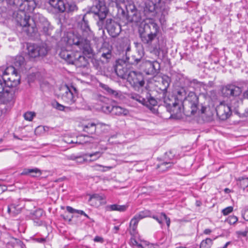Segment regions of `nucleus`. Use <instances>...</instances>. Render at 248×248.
I'll list each match as a JSON object with an SVG mask.
<instances>
[{
  "label": "nucleus",
  "instance_id": "a211bd4d",
  "mask_svg": "<svg viewBox=\"0 0 248 248\" xmlns=\"http://www.w3.org/2000/svg\"><path fill=\"white\" fill-rule=\"evenodd\" d=\"M28 54L31 58L45 56L48 50V47H27Z\"/></svg>",
  "mask_w": 248,
  "mask_h": 248
},
{
  "label": "nucleus",
  "instance_id": "69168bd1",
  "mask_svg": "<svg viewBox=\"0 0 248 248\" xmlns=\"http://www.w3.org/2000/svg\"><path fill=\"white\" fill-rule=\"evenodd\" d=\"M242 215L245 220L248 221V209L244 210L242 213Z\"/></svg>",
  "mask_w": 248,
  "mask_h": 248
},
{
  "label": "nucleus",
  "instance_id": "9b49d317",
  "mask_svg": "<svg viewBox=\"0 0 248 248\" xmlns=\"http://www.w3.org/2000/svg\"><path fill=\"white\" fill-rule=\"evenodd\" d=\"M125 79L134 87H141L145 84L143 75L133 70L130 71Z\"/></svg>",
  "mask_w": 248,
  "mask_h": 248
},
{
  "label": "nucleus",
  "instance_id": "473e14b6",
  "mask_svg": "<svg viewBox=\"0 0 248 248\" xmlns=\"http://www.w3.org/2000/svg\"><path fill=\"white\" fill-rule=\"evenodd\" d=\"M78 10V8L75 3L67 1L65 5V11L68 13H72Z\"/></svg>",
  "mask_w": 248,
  "mask_h": 248
},
{
  "label": "nucleus",
  "instance_id": "9d476101",
  "mask_svg": "<svg viewBox=\"0 0 248 248\" xmlns=\"http://www.w3.org/2000/svg\"><path fill=\"white\" fill-rule=\"evenodd\" d=\"M16 90L15 88L4 87L0 79V101L4 104L13 101L15 97Z\"/></svg>",
  "mask_w": 248,
  "mask_h": 248
},
{
  "label": "nucleus",
  "instance_id": "cd10ccee",
  "mask_svg": "<svg viewBox=\"0 0 248 248\" xmlns=\"http://www.w3.org/2000/svg\"><path fill=\"white\" fill-rule=\"evenodd\" d=\"M105 200V197L104 195L94 194L90 196L89 201L95 202H98L100 204H105L106 203Z\"/></svg>",
  "mask_w": 248,
  "mask_h": 248
},
{
  "label": "nucleus",
  "instance_id": "39448f33",
  "mask_svg": "<svg viewBox=\"0 0 248 248\" xmlns=\"http://www.w3.org/2000/svg\"><path fill=\"white\" fill-rule=\"evenodd\" d=\"M164 104L167 110L170 114V118L180 119L182 118L184 112V108L182 107L181 103L177 102L174 98V100L169 98H165Z\"/></svg>",
  "mask_w": 248,
  "mask_h": 248
},
{
  "label": "nucleus",
  "instance_id": "37998d69",
  "mask_svg": "<svg viewBox=\"0 0 248 248\" xmlns=\"http://www.w3.org/2000/svg\"><path fill=\"white\" fill-rule=\"evenodd\" d=\"M113 107V105L106 104L102 106V109L106 113H111L112 114Z\"/></svg>",
  "mask_w": 248,
  "mask_h": 248
},
{
  "label": "nucleus",
  "instance_id": "bf43d9fd",
  "mask_svg": "<svg viewBox=\"0 0 248 248\" xmlns=\"http://www.w3.org/2000/svg\"><path fill=\"white\" fill-rule=\"evenodd\" d=\"M236 233L239 236H242L243 237H246L248 235V227H247L245 231H237Z\"/></svg>",
  "mask_w": 248,
  "mask_h": 248
},
{
  "label": "nucleus",
  "instance_id": "1a4fd4ad",
  "mask_svg": "<svg viewBox=\"0 0 248 248\" xmlns=\"http://www.w3.org/2000/svg\"><path fill=\"white\" fill-rule=\"evenodd\" d=\"M160 69V63L156 61H145L140 65V69L147 75L155 76L159 73Z\"/></svg>",
  "mask_w": 248,
  "mask_h": 248
},
{
  "label": "nucleus",
  "instance_id": "de8ad7c7",
  "mask_svg": "<svg viewBox=\"0 0 248 248\" xmlns=\"http://www.w3.org/2000/svg\"><path fill=\"white\" fill-rule=\"evenodd\" d=\"M202 114H205L207 117L208 120H210V118L213 116V113L210 111V108L205 107H202L200 110Z\"/></svg>",
  "mask_w": 248,
  "mask_h": 248
},
{
  "label": "nucleus",
  "instance_id": "6e6552de",
  "mask_svg": "<svg viewBox=\"0 0 248 248\" xmlns=\"http://www.w3.org/2000/svg\"><path fill=\"white\" fill-rule=\"evenodd\" d=\"M131 66L124 59H119L116 61L114 70L117 75L122 79H125L130 71Z\"/></svg>",
  "mask_w": 248,
  "mask_h": 248
},
{
  "label": "nucleus",
  "instance_id": "4d7b16f0",
  "mask_svg": "<svg viewBox=\"0 0 248 248\" xmlns=\"http://www.w3.org/2000/svg\"><path fill=\"white\" fill-rule=\"evenodd\" d=\"M233 211V207L232 206H229L222 210V214L225 215H228Z\"/></svg>",
  "mask_w": 248,
  "mask_h": 248
},
{
  "label": "nucleus",
  "instance_id": "c03bdc74",
  "mask_svg": "<svg viewBox=\"0 0 248 248\" xmlns=\"http://www.w3.org/2000/svg\"><path fill=\"white\" fill-rule=\"evenodd\" d=\"M102 155V153L100 152H95L92 154H86L85 155L90 156L91 157H93V159L89 160V161H93L94 160H97L98 158H99Z\"/></svg>",
  "mask_w": 248,
  "mask_h": 248
},
{
  "label": "nucleus",
  "instance_id": "a19ab883",
  "mask_svg": "<svg viewBox=\"0 0 248 248\" xmlns=\"http://www.w3.org/2000/svg\"><path fill=\"white\" fill-rule=\"evenodd\" d=\"M67 211L70 213H78L81 215H83L84 216L87 217L89 218V217L82 210H77L73 208L72 207L67 206L66 207Z\"/></svg>",
  "mask_w": 248,
  "mask_h": 248
},
{
  "label": "nucleus",
  "instance_id": "774afa93",
  "mask_svg": "<svg viewBox=\"0 0 248 248\" xmlns=\"http://www.w3.org/2000/svg\"><path fill=\"white\" fill-rule=\"evenodd\" d=\"M173 164H174V163L172 162H170V161L168 162L167 161H166L165 162L162 163L160 164V166L169 165L168 167H167V168H170L171 166V165Z\"/></svg>",
  "mask_w": 248,
  "mask_h": 248
},
{
  "label": "nucleus",
  "instance_id": "4c0bfd02",
  "mask_svg": "<svg viewBox=\"0 0 248 248\" xmlns=\"http://www.w3.org/2000/svg\"><path fill=\"white\" fill-rule=\"evenodd\" d=\"M162 47H154L153 53L160 59H163L165 54V51L162 49Z\"/></svg>",
  "mask_w": 248,
  "mask_h": 248
},
{
  "label": "nucleus",
  "instance_id": "b1692460",
  "mask_svg": "<svg viewBox=\"0 0 248 248\" xmlns=\"http://www.w3.org/2000/svg\"><path fill=\"white\" fill-rule=\"evenodd\" d=\"M128 206L126 205H119L117 204H114L111 205H107L106 207V209L108 211H117L119 212H124L127 209Z\"/></svg>",
  "mask_w": 248,
  "mask_h": 248
},
{
  "label": "nucleus",
  "instance_id": "a878e982",
  "mask_svg": "<svg viewBox=\"0 0 248 248\" xmlns=\"http://www.w3.org/2000/svg\"><path fill=\"white\" fill-rule=\"evenodd\" d=\"M186 96V93L185 89L184 88H181L177 91V94L175 99H177V100H176L177 102L179 101L181 102L183 101L185 102Z\"/></svg>",
  "mask_w": 248,
  "mask_h": 248
},
{
  "label": "nucleus",
  "instance_id": "4468645a",
  "mask_svg": "<svg viewBox=\"0 0 248 248\" xmlns=\"http://www.w3.org/2000/svg\"><path fill=\"white\" fill-rule=\"evenodd\" d=\"M242 92V89L234 84H228L222 89V94L226 97L238 96Z\"/></svg>",
  "mask_w": 248,
  "mask_h": 248
},
{
  "label": "nucleus",
  "instance_id": "20e7f679",
  "mask_svg": "<svg viewBox=\"0 0 248 248\" xmlns=\"http://www.w3.org/2000/svg\"><path fill=\"white\" fill-rule=\"evenodd\" d=\"M142 41L145 44L151 42L156 35L158 26L153 19H147L139 30Z\"/></svg>",
  "mask_w": 248,
  "mask_h": 248
},
{
  "label": "nucleus",
  "instance_id": "5fc2aeb1",
  "mask_svg": "<svg viewBox=\"0 0 248 248\" xmlns=\"http://www.w3.org/2000/svg\"><path fill=\"white\" fill-rule=\"evenodd\" d=\"M139 218L137 217L135 215L133 218L130 221V226H134L137 227L138 224L140 221Z\"/></svg>",
  "mask_w": 248,
  "mask_h": 248
},
{
  "label": "nucleus",
  "instance_id": "e433bc0d",
  "mask_svg": "<svg viewBox=\"0 0 248 248\" xmlns=\"http://www.w3.org/2000/svg\"><path fill=\"white\" fill-rule=\"evenodd\" d=\"M169 82L170 79L168 77H163L161 80L162 86L160 87V89L163 91H166L170 85Z\"/></svg>",
  "mask_w": 248,
  "mask_h": 248
},
{
  "label": "nucleus",
  "instance_id": "49530a36",
  "mask_svg": "<svg viewBox=\"0 0 248 248\" xmlns=\"http://www.w3.org/2000/svg\"><path fill=\"white\" fill-rule=\"evenodd\" d=\"M13 209V214L14 215H16L19 214L22 209V207L20 206L19 203H12L11 204Z\"/></svg>",
  "mask_w": 248,
  "mask_h": 248
},
{
  "label": "nucleus",
  "instance_id": "2eb2a0df",
  "mask_svg": "<svg viewBox=\"0 0 248 248\" xmlns=\"http://www.w3.org/2000/svg\"><path fill=\"white\" fill-rule=\"evenodd\" d=\"M22 31L33 40H42L34 23L31 24L28 22L27 25L22 27Z\"/></svg>",
  "mask_w": 248,
  "mask_h": 248
},
{
  "label": "nucleus",
  "instance_id": "f257e3e1",
  "mask_svg": "<svg viewBox=\"0 0 248 248\" xmlns=\"http://www.w3.org/2000/svg\"><path fill=\"white\" fill-rule=\"evenodd\" d=\"M90 11L94 14V18L98 20L97 25L102 33L100 37H95L93 41L97 46H107L108 45V39L104 35V28L107 30L108 32L112 37H116L121 32V26L111 18H107L105 20L108 10L104 1L95 0L91 7Z\"/></svg>",
  "mask_w": 248,
  "mask_h": 248
},
{
  "label": "nucleus",
  "instance_id": "f3484780",
  "mask_svg": "<svg viewBox=\"0 0 248 248\" xmlns=\"http://www.w3.org/2000/svg\"><path fill=\"white\" fill-rule=\"evenodd\" d=\"M20 77L18 74H13L9 77H4L2 83L7 88H15L20 83Z\"/></svg>",
  "mask_w": 248,
  "mask_h": 248
},
{
  "label": "nucleus",
  "instance_id": "58836bf2",
  "mask_svg": "<svg viewBox=\"0 0 248 248\" xmlns=\"http://www.w3.org/2000/svg\"><path fill=\"white\" fill-rule=\"evenodd\" d=\"M82 50L83 55L88 58H91L94 55V52L92 47H82Z\"/></svg>",
  "mask_w": 248,
  "mask_h": 248
},
{
  "label": "nucleus",
  "instance_id": "2f4dec72",
  "mask_svg": "<svg viewBox=\"0 0 248 248\" xmlns=\"http://www.w3.org/2000/svg\"><path fill=\"white\" fill-rule=\"evenodd\" d=\"M102 51L101 58L106 60L107 61L111 58L112 53L111 49H108V47H101Z\"/></svg>",
  "mask_w": 248,
  "mask_h": 248
},
{
  "label": "nucleus",
  "instance_id": "f03ea898",
  "mask_svg": "<svg viewBox=\"0 0 248 248\" xmlns=\"http://www.w3.org/2000/svg\"><path fill=\"white\" fill-rule=\"evenodd\" d=\"M76 24L77 28L82 31V35L78 33L68 32L62 38V40L70 46L76 45L79 46H91L93 32L86 15L78 16L76 18Z\"/></svg>",
  "mask_w": 248,
  "mask_h": 248
},
{
  "label": "nucleus",
  "instance_id": "8fccbe9b",
  "mask_svg": "<svg viewBox=\"0 0 248 248\" xmlns=\"http://www.w3.org/2000/svg\"><path fill=\"white\" fill-rule=\"evenodd\" d=\"M150 213L148 210H145L140 212L138 214L136 215L137 217L139 218L140 220L146 217L150 216Z\"/></svg>",
  "mask_w": 248,
  "mask_h": 248
},
{
  "label": "nucleus",
  "instance_id": "79ce46f5",
  "mask_svg": "<svg viewBox=\"0 0 248 248\" xmlns=\"http://www.w3.org/2000/svg\"><path fill=\"white\" fill-rule=\"evenodd\" d=\"M213 244L212 240L206 238L202 241L200 248H210Z\"/></svg>",
  "mask_w": 248,
  "mask_h": 248
},
{
  "label": "nucleus",
  "instance_id": "c9c22d12",
  "mask_svg": "<svg viewBox=\"0 0 248 248\" xmlns=\"http://www.w3.org/2000/svg\"><path fill=\"white\" fill-rule=\"evenodd\" d=\"M100 87H101L103 89L105 90L107 93L110 95H113L115 96L118 95V93L117 92L108 87V85L104 84L103 83H100L99 84Z\"/></svg>",
  "mask_w": 248,
  "mask_h": 248
},
{
  "label": "nucleus",
  "instance_id": "864d4df0",
  "mask_svg": "<svg viewBox=\"0 0 248 248\" xmlns=\"http://www.w3.org/2000/svg\"><path fill=\"white\" fill-rule=\"evenodd\" d=\"M238 221V218L235 216H230L227 219V221L230 224H234Z\"/></svg>",
  "mask_w": 248,
  "mask_h": 248
},
{
  "label": "nucleus",
  "instance_id": "13d9d810",
  "mask_svg": "<svg viewBox=\"0 0 248 248\" xmlns=\"http://www.w3.org/2000/svg\"><path fill=\"white\" fill-rule=\"evenodd\" d=\"M174 156V155L172 154V151H170L169 152H166L165 155V158L168 160H170L173 158Z\"/></svg>",
  "mask_w": 248,
  "mask_h": 248
},
{
  "label": "nucleus",
  "instance_id": "7c9ffc66",
  "mask_svg": "<svg viewBox=\"0 0 248 248\" xmlns=\"http://www.w3.org/2000/svg\"><path fill=\"white\" fill-rule=\"evenodd\" d=\"M238 182L237 185L239 186L240 187L242 188L244 190L247 188L246 190L248 191V178L241 177L237 179Z\"/></svg>",
  "mask_w": 248,
  "mask_h": 248
},
{
  "label": "nucleus",
  "instance_id": "72a5a7b5",
  "mask_svg": "<svg viewBox=\"0 0 248 248\" xmlns=\"http://www.w3.org/2000/svg\"><path fill=\"white\" fill-rule=\"evenodd\" d=\"M66 157L68 160H76L78 163L80 164L83 163L87 161V159L84 158L83 156H78L74 154L68 155Z\"/></svg>",
  "mask_w": 248,
  "mask_h": 248
},
{
  "label": "nucleus",
  "instance_id": "6e6d98bb",
  "mask_svg": "<svg viewBox=\"0 0 248 248\" xmlns=\"http://www.w3.org/2000/svg\"><path fill=\"white\" fill-rule=\"evenodd\" d=\"M137 227L134 226H130V230L129 232L130 234L133 236H136V235H138V232L137 231Z\"/></svg>",
  "mask_w": 248,
  "mask_h": 248
},
{
  "label": "nucleus",
  "instance_id": "6ab92c4d",
  "mask_svg": "<svg viewBox=\"0 0 248 248\" xmlns=\"http://www.w3.org/2000/svg\"><path fill=\"white\" fill-rule=\"evenodd\" d=\"M137 101L150 109H151L153 107L156 106L157 103L156 99L149 93L147 94L146 98L139 95V98H138Z\"/></svg>",
  "mask_w": 248,
  "mask_h": 248
},
{
  "label": "nucleus",
  "instance_id": "09e8293b",
  "mask_svg": "<svg viewBox=\"0 0 248 248\" xmlns=\"http://www.w3.org/2000/svg\"><path fill=\"white\" fill-rule=\"evenodd\" d=\"M35 116V112L31 111L27 112L24 114L25 119L29 121H31Z\"/></svg>",
  "mask_w": 248,
  "mask_h": 248
},
{
  "label": "nucleus",
  "instance_id": "3c124183",
  "mask_svg": "<svg viewBox=\"0 0 248 248\" xmlns=\"http://www.w3.org/2000/svg\"><path fill=\"white\" fill-rule=\"evenodd\" d=\"M135 55H136V58H135V60H137L138 62H139L144 55L143 47H141L140 49H139Z\"/></svg>",
  "mask_w": 248,
  "mask_h": 248
},
{
  "label": "nucleus",
  "instance_id": "aec40b11",
  "mask_svg": "<svg viewBox=\"0 0 248 248\" xmlns=\"http://www.w3.org/2000/svg\"><path fill=\"white\" fill-rule=\"evenodd\" d=\"M59 55L61 58L70 64H73L76 59V55L72 51L67 50L66 47H62Z\"/></svg>",
  "mask_w": 248,
  "mask_h": 248
},
{
  "label": "nucleus",
  "instance_id": "a18cd8bd",
  "mask_svg": "<svg viewBox=\"0 0 248 248\" xmlns=\"http://www.w3.org/2000/svg\"><path fill=\"white\" fill-rule=\"evenodd\" d=\"M82 138H85V137H83V136H79V137L77 138L76 140H71L70 141H67V142L69 144L75 143V144H78V145L84 144L86 143L87 142V141L86 140H81V139H82Z\"/></svg>",
  "mask_w": 248,
  "mask_h": 248
},
{
  "label": "nucleus",
  "instance_id": "052dcab7",
  "mask_svg": "<svg viewBox=\"0 0 248 248\" xmlns=\"http://www.w3.org/2000/svg\"><path fill=\"white\" fill-rule=\"evenodd\" d=\"M15 244L19 247L20 248H26L25 245L23 243L22 241L18 239H15Z\"/></svg>",
  "mask_w": 248,
  "mask_h": 248
},
{
  "label": "nucleus",
  "instance_id": "0e129e2a",
  "mask_svg": "<svg viewBox=\"0 0 248 248\" xmlns=\"http://www.w3.org/2000/svg\"><path fill=\"white\" fill-rule=\"evenodd\" d=\"M33 240L37 242L44 244L46 242V238H34Z\"/></svg>",
  "mask_w": 248,
  "mask_h": 248
},
{
  "label": "nucleus",
  "instance_id": "412c9836",
  "mask_svg": "<svg viewBox=\"0 0 248 248\" xmlns=\"http://www.w3.org/2000/svg\"><path fill=\"white\" fill-rule=\"evenodd\" d=\"M48 2L58 12L63 13L65 10V4L62 0H49Z\"/></svg>",
  "mask_w": 248,
  "mask_h": 248
},
{
  "label": "nucleus",
  "instance_id": "f8f14e48",
  "mask_svg": "<svg viewBox=\"0 0 248 248\" xmlns=\"http://www.w3.org/2000/svg\"><path fill=\"white\" fill-rule=\"evenodd\" d=\"M217 115L221 120L227 119L232 114L231 107L224 102H221L216 108Z\"/></svg>",
  "mask_w": 248,
  "mask_h": 248
},
{
  "label": "nucleus",
  "instance_id": "ea45409f",
  "mask_svg": "<svg viewBox=\"0 0 248 248\" xmlns=\"http://www.w3.org/2000/svg\"><path fill=\"white\" fill-rule=\"evenodd\" d=\"M5 77H7L8 75L10 74H18L17 69L13 66H10L7 67L6 69H4Z\"/></svg>",
  "mask_w": 248,
  "mask_h": 248
},
{
  "label": "nucleus",
  "instance_id": "e2e57ef3",
  "mask_svg": "<svg viewBox=\"0 0 248 248\" xmlns=\"http://www.w3.org/2000/svg\"><path fill=\"white\" fill-rule=\"evenodd\" d=\"M161 216H162L163 217V219H165L166 220L167 226L169 227L170 225V218L167 217V216L164 213H161Z\"/></svg>",
  "mask_w": 248,
  "mask_h": 248
},
{
  "label": "nucleus",
  "instance_id": "ddd939ff",
  "mask_svg": "<svg viewBox=\"0 0 248 248\" xmlns=\"http://www.w3.org/2000/svg\"><path fill=\"white\" fill-rule=\"evenodd\" d=\"M185 103L190 108L191 114L194 115L196 112L199 106V98L193 92H190L186 96Z\"/></svg>",
  "mask_w": 248,
  "mask_h": 248
},
{
  "label": "nucleus",
  "instance_id": "393cba45",
  "mask_svg": "<svg viewBox=\"0 0 248 248\" xmlns=\"http://www.w3.org/2000/svg\"><path fill=\"white\" fill-rule=\"evenodd\" d=\"M129 113L127 109L118 106H114L112 115H127Z\"/></svg>",
  "mask_w": 248,
  "mask_h": 248
},
{
  "label": "nucleus",
  "instance_id": "c756f323",
  "mask_svg": "<svg viewBox=\"0 0 248 248\" xmlns=\"http://www.w3.org/2000/svg\"><path fill=\"white\" fill-rule=\"evenodd\" d=\"M80 108V106L79 105H76V106L75 107H64V106L57 103L56 108L60 110H63L65 112H68L69 111H73L77 109H79Z\"/></svg>",
  "mask_w": 248,
  "mask_h": 248
},
{
  "label": "nucleus",
  "instance_id": "680f3d73",
  "mask_svg": "<svg viewBox=\"0 0 248 248\" xmlns=\"http://www.w3.org/2000/svg\"><path fill=\"white\" fill-rule=\"evenodd\" d=\"M189 83V86L192 87H194V85L201 86V82L198 81L197 79H193L192 80L190 81Z\"/></svg>",
  "mask_w": 248,
  "mask_h": 248
},
{
  "label": "nucleus",
  "instance_id": "7ed1b4c3",
  "mask_svg": "<svg viewBox=\"0 0 248 248\" xmlns=\"http://www.w3.org/2000/svg\"><path fill=\"white\" fill-rule=\"evenodd\" d=\"M125 0H116L117 16L122 20L128 22L138 23L141 18L140 12L133 2H125Z\"/></svg>",
  "mask_w": 248,
  "mask_h": 248
},
{
  "label": "nucleus",
  "instance_id": "dca6fc26",
  "mask_svg": "<svg viewBox=\"0 0 248 248\" xmlns=\"http://www.w3.org/2000/svg\"><path fill=\"white\" fill-rule=\"evenodd\" d=\"M13 16L16 23L22 27L27 25L31 20V16L27 15L26 12L20 10L15 12Z\"/></svg>",
  "mask_w": 248,
  "mask_h": 248
},
{
  "label": "nucleus",
  "instance_id": "0eeeda50",
  "mask_svg": "<svg viewBox=\"0 0 248 248\" xmlns=\"http://www.w3.org/2000/svg\"><path fill=\"white\" fill-rule=\"evenodd\" d=\"M62 90L64 92L62 96L63 101L69 105L75 103V106L79 105L77 101L78 98L77 90L75 87L72 86L69 87L65 85L62 88Z\"/></svg>",
  "mask_w": 248,
  "mask_h": 248
},
{
  "label": "nucleus",
  "instance_id": "4be33fe9",
  "mask_svg": "<svg viewBox=\"0 0 248 248\" xmlns=\"http://www.w3.org/2000/svg\"><path fill=\"white\" fill-rule=\"evenodd\" d=\"M76 59L74 60L75 63L78 66L81 67H85L88 63V60L86 58L85 55H81L80 53L75 54Z\"/></svg>",
  "mask_w": 248,
  "mask_h": 248
},
{
  "label": "nucleus",
  "instance_id": "f704fd0d",
  "mask_svg": "<svg viewBox=\"0 0 248 248\" xmlns=\"http://www.w3.org/2000/svg\"><path fill=\"white\" fill-rule=\"evenodd\" d=\"M14 64L16 68H21L24 66L25 64V59L22 56H17L16 57Z\"/></svg>",
  "mask_w": 248,
  "mask_h": 248
},
{
  "label": "nucleus",
  "instance_id": "338daca9",
  "mask_svg": "<svg viewBox=\"0 0 248 248\" xmlns=\"http://www.w3.org/2000/svg\"><path fill=\"white\" fill-rule=\"evenodd\" d=\"M43 214V211L42 209H39L36 210L34 213V215L36 216L37 217H39L42 216Z\"/></svg>",
  "mask_w": 248,
  "mask_h": 248
},
{
  "label": "nucleus",
  "instance_id": "c85d7f7f",
  "mask_svg": "<svg viewBox=\"0 0 248 248\" xmlns=\"http://www.w3.org/2000/svg\"><path fill=\"white\" fill-rule=\"evenodd\" d=\"M130 50V47H127L126 49V52H125V55H126V58L125 60H124V61H126L127 62H128L130 65L132 64H137L139 62L137 60H135L136 55H133L131 56H129L127 53Z\"/></svg>",
  "mask_w": 248,
  "mask_h": 248
},
{
  "label": "nucleus",
  "instance_id": "5701e85b",
  "mask_svg": "<svg viewBox=\"0 0 248 248\" xmlns=\"http://www.w3.org/2000/svg\"><path fill=\"white\" fill-rule=\"evenodd\" d=\"M42 172V170L38 168L33 169H25L21 173L22 175L30 174L31 176L33 177H39L41 175Z\"/></svg>",
  "mask_w": 248,
  "mask_h": 248
},
{
  "label": "nucleus",
  "instance_id": "bb28decb",
  "mask_svg": "<svg viewBox=\"0 0 248 248\" xmlns=\"http://www.w3.org/2000/svg\"><path fill=\"white\" fill-rule=\"evenodd\" d=\"M82 127L83 131L89 134H93L96 131V125L93 123L83 125Z\"/></svg>",
  "mask_w": 248,
  "mask_h": 248
},
{
  "label": "nucleus",
  "instance_id": "603ef678",
  "mask_svg": "<svg viewBox=\"0 0 248 248\" xmlns=\"http://www.w3.org/2000/svg\"><path fill=\"white\" fill-rule=\"evenodd\" d=\"M137 236V235H136V236H132V237L130 239V242H129V244L130 245H131L132 246H137L138 248H140L142 247V246L141 244H139L138 242V241H137V240H136Z\"/></svg>",
  "mask_w": 248,
  "mask_h": 248
},
{
  "label": "nucleus",
  "instance_id": "423d86ee",
  "mask_svg": "<svg viewBox=\"0 0 248 248\" xmlns=\"http://www.w3.org/2000/svg\"><path fill=\"white\" fill-rule=\"evenodd\" d=\"M9 4L14 5L25 12H32L36 6L34 0H9Z\"/></svg>",
  "mask_w": 248,
  "mask_h": 248
}]
</instances>
